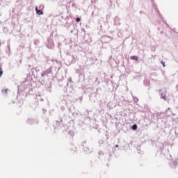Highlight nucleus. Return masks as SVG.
Listing matches in <instances>:
<instances>
[{"mask_svg":"<svg viewBox=\"0 0 178 178\" xmlns=\"http://www.w3.org/2000/svg\"><path fill=\"white\" fill-rule=\"evenodd\" d=\"M3 94H8V89L2 90Z\"/></svg>","mask_w":178,"mask_h":178,"instance_id":"obj_5","label":"nucleus"},{"mask_svg":"<svg viewBox=\"0 0 178 178\" xmlns=\"http://www.w3.org/2000/svg\"><path fill=\"white\" fill-rule=\"evenodd\" d=\"M2 74H3V71L2 70V67H0V77H2Z\"/></svg>","mask_w":178,"mask_h":178,"instance_id":"obj_4","label":"nucleus"},{"mask_svg":"<svg viewBox=\"0 0 178 178\" xmlns=\"http://www.w3.org/2000/svg\"><path fill=\"white\" fill-rule=\"evenodd\" d=\"M131 129H132V130H137V124H134V125L131 127Z\"/></svg>","mask_w":178,"mask_h":178,"instance_id":"obj_3","label":"nucleus"},{"mask_svg":"<svg viewBox=\"0 0 178 178\" xmlns=\"http://www.w3.org/2000/svg\"><path fill=\"white\" fill-rule=\"evenodd\" d=\"M162 99H164V101H166V96H161Z\"/></svg>","mask_w":178,"mask_h":178,"instance_id":"obj_6","label":"nucleus"},{"mask_svg":"<svg viewBox=\"0 0 178 178\" xmlns=\"http://www.w3.org/2000/svg\"><path fill=\"white\" fill-rule=\"evenodd\" d=\"M36 13L38 15H44V13L40 10H38V7H35Z\"/></svg>","mask_w":178,"mask_h":178,"instance_id":"obj_1","label":"nucleus"},{"mask_svg":"<svg viewBox=\"0 0 178 178\" xmlns=\"http://www.w3.org/2000/svg\"><path fill=\"white\" fill-rule=\"evenodd\" d=\"M161 63H162L163 67H165V63H163V61H161Z\"/></svg>","mask_w":178,"mask_h":178,"instance_id":"obj_8","label":"nucleus"},{"mask_svg":"<svg viewBox=\"0 0 178 178\" xmlns=\"http://www.w3.org/2000/svg\"><path fill=\"white\" fill-rule=\"evenodd\" d=\"M81 19L80 18H76V22H81Z\"/></svg>","mask_w":178,"mask_h":178,"instance_id":"obj_7","label":"nucleus"},{"mask_svg":"<svg viewBox=\"0 0 178 178\" xmlns=\"http://www.w3.org/2000/svg\"><path fill=\"white\" fill-rule=\"evenodd\" d=\"M130 59H131L132 60H138V56H132L130 57Z\"/></svg>","mask_w":178,"mask_h":178,"instance_id":"obj_2","label":"nucleus"}]
</instances>
